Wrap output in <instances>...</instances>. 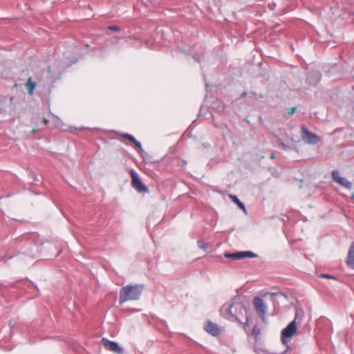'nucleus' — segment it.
Returning <instances> with one entry per match:
<instances>
[{"label":"nucleus","mask_w":354,"mask_h":354,"mask_svg":"<svg viewBox=\"0 0 354 354\" xmlns=\"http://www.w3.org/2000/svg\"><path fill=\"white\" fill-rule=\"evenodd\" d=\"M103 346L108 351L116 354H122L123 348L115 342L110 341L103 337L101 340Z\"/></svg>","instance_id":"6"},{"label":"nucleus","mask_w":354,"mask_h":354,"mask_svg":"<svg viewBox=\"0 0 354 354\" xmlns=\"http://www.w3.org/2000/svg\"><path fill=\"white\" fill-rule=\"evenodd\" d=\"M322 277H324V278H332L331 276L328 275V274H323L321 275Z\"/></svg>","instance_id":"18"},{"label":"nucleus","mask_w":354,"mask_h":354,"mask_svg":"<svg viewBox=\"0 0 354 354\" xmlns=\"http://www.w3.org/2000/svg\"><path fill=\"white\" fill-rule=\"evenodd\" d=\"M253 306L261 318L264 320L267 313V306L263 299L259 297H255L253 299Z\"/></svg>","instance_id":"4"},{"label":"nucleus","mask_w":354,"mask_h":354,"mask_svg":"<svg viewBox=\"0 0 354 354\" xmlns=\"http://www.w3.org/2000/svg\"><path fill=\"white\" fill-rule=\"evenodd\" d=\"M257 255L252 252H238L235 253H226L225 257L233 260H238L244 258H252Z\"/></svg>","instance_id":"8"},{"label":"nucleus","mask_w":354,"mask_h":354,"mask_svg":"<svg viewBox=\"0 0 354 354\" xmlns=\"http://www.w3.org/2000/svg\"><path fill=\"white\" fill-rule=\"evenodd\" d=\"M332 176L333 179L343 187L348 189L351 188L352 183L349 182L347 179L339 176V174L337 171H333Z\"/></svg>","instance_id":"10"},{"label":"nucleus","mask_w":354,"mask_h":354,"mask_svg":"<svg viewBox=\"0 0 354 354\" xmlns=\"http://www.w3.org/2000/svg\"><path fill=\"white\" fill-rule=\"evenodd\" d=\"M142 291V287L138 285L127 286L123 287L120 293V304L127 301L138 299Z\"/></svg>","instance_id":"1"},{"label":"nucleus","mask_w":354,"mask_h":354,"mask_svg":"<svg viewBox=\"0 0 354 354\" xmlns=\"http://www.w3.org/2000/svg\"><path fill=\"white\" fill-rule=\"evenodd\" d=\"M107 29L113 31H120V28L118 26H109L107 27Z\"/></svg>","instance_id":"16"},{"label":"nucleus","mask_w":354,"mask_h":354,"mask_svg":"<svg viewBox=\"0 0 354 354\" xmlns=\"http://www.w3.org/2000/svg\"><path fill=\"white\" fill-rule=\"evenodd\" d=\"M297 330V325L295 319L291 322L284 329L281 331V339L283 338H290L293 336Z\"/></svg>","instance_id":"9"},{"label":"nucleus","mask_w":354,"mask_h":354,"mask_svg":"<svg viewBox=\"0 0 354 354\" xmlns=\"http://www.w3.org/2000/svg\"><path fill=\"white\" fill-rule=\"evenodd\" d=\"M36 85V82H33L32 78L30 77L25 84L29 95H32L33 94Z\"/></svg>","instance_id":"12"},{"label":"nucleus","mask_w":354,"mask_h":354,"mask_svg":"<svg viewBox=\"0 0 354 354\" xmlns=\"http://www.w3.org/2000/svg\"><path fill=\"white\" fill-rule=\"evenodd\" d=\"M270 158H272V159L274 158V153H271Z\"/></svg>","instance_id":"19"},{"label":"nucleus","mask_w":354,"mask_h":354,"mask_svg":"<svg viewBox=\"0 0 354 354\" xmlns=\"http://www.w3.org/2000/svg\"><path fill=\"white\" fill-rule=\"evenodd\" d=\"M295 110H296V107H291L288 109V114L289 115H292L294 114V113L295 112Z\"/></svg>","instance_id":"17"},{"label":"nucleus","mask_w":354,"mask_h":354,"mask_svg":"<svg viewBox=\"0 0 354 354\" xmlns=\"http://www.w3.org/2000/svg\"><path fill=\"white\" fill-rule=\"evenodd\" d=\"M346 263L349 267L354 269V242L351 243L348 250Z\"/></svg>","instance_id":"11"},{"label":"nucleus","mask_w":354,"mask_h":354,"mask_svg":"<svg viewBox=\"0 0 354 354\" xmlns=\"http://www.w3.org/2000/svg\"><path fill=\"white\" fill-rule=\"evenodd\" d=\"M200 248L204 250L205 252H209L212 249V246L208 243H205L203 241H201Z\"/></svg>","instance_id":"15"},{"label":"nucleus","mask_w":354,"mask_h":354,"mask_svg":"<svg viewBox=\"0 0 354 354\" xmlns=\"http://www.w3.org/2000/svg\"><path fill=\"white\" fill-rule=\"evenodd\" d=\"M203 329L205 332L212 336H218L221 331L219 326L210 320L205 322L203 324Z\"/></svg>","instance_id":"7"},{"label":"nucleus","mask_w":354,"mask_h":354,"mask_svg":"<svg viewBox=\"0 0 354 354\" xmlns=\"http://www.w3.org/2000/svg\"><path fill=\"white\" fill-rule=\"evenodd\" d=\"M244 310L243 306L240 304H226L223 305L222 308V311L226 312L227 314L229 315V319L230 317H234L236 320L239 322V319L237 317L236 313L237 310L239 311H243Z\"/></svg>","instance_id":"3"},{"label":"nucleus","mask_w":354,"mask_h":354,"mask_svg":"<svg viewBox=\"0 0 354 354\" xmlns=\"http://www.w3.org/2000/svg\"><path fill=\"white\" fill-rule=\"evenodd\" d=\"M301 133L303 140L308 144H317L321 140L320 137L309 131L304 126L301 127Z\"/></svg>","instance_id":"5"},{"label":"nucleus","mask_w":354,"mask_h":354,"mask_svg":"<svg viewBox=\"0 0 354 354\" xmlns=\"http://www.w3.org/2000/svg\"><path fill=\"white\" fill-rule=\"evenodd\" d=\"M122 137L124 139L129 140L130 142L133 143L136 145V147H137L140 151H142L141 143L136 140L133 136L128 133H124L122 134Z\"/></svg>","instance_id":"13"},{"label":"nucleus","mask_w":354,"mask_h":354,"mask_svg":"<svg viewBox=\"0 0 354 354\" xmlns=\"http://www.w3.org/2000/svg\"><path fill=\"white\" fill-rule=\"evenodd\" d=\"M129 174L131 178V186L133 189L139 193H147L149 192L147 187L143 184L134 170L131 169L129 171Z\"/></svg>","instance_id":"2"},{"label":"nucleus","mask_w":354,"mask_h":354,"mask_svg":"<svg viewBox=\"0 0 354 354\" xmlns=\"http://www.w3.org/2000/svg\"><path fill=\"white\" fill-rule=\"evenodd\" d=\"M230 198L232 199V201L235 203L241 209L245 210V205L243 203H242L236 196L234 195H230Z\"/></svg>","instance_id":"14"}]
</instances>
